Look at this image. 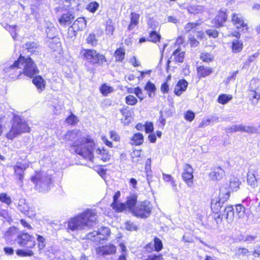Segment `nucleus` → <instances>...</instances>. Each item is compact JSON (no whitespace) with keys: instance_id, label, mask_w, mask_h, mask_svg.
<instances>
[{"instance_id":"obj_63","label":"nucleus","mask_w":260,"mask_h":260,"mask_svg":"<svg viewBox=\"0 0 260 260\" xmlns=\"http://www.w3.org/2000/svg\"><path fill=\"white\" fill-rule=\"evenodd\" d=\"M146 133H150L153 131V125L152 122H147L144 125Z\"/></svg>"},{"instance_id":"obj_57","label":"nucleus","mask_w":260,"mask_h":260,"mask_svg":"<svg viewBox=\"0 0 260 260\" xmlns=\"http://www.w3.org/2000/svg\"><path fill=\"white\" fill-rule=\"evenodd\" d=\"M99 5L97 2H91L87 7V9L91 12H94L99 8Z\"/></svg>"},{"instance_id":"obj_39","label":"nucleus","mask_w":260,"mask_h":260,"mask_svg":"<svg viewBox=\"0 0 260 260\" xmlns=\"http://www.w3.org/2000/svg\"><path fill=\"white\" fill-rule=\"evenodd\" d=\"M236 214L239 218H243L245 215V208L242 204H238L236 206Z\"/></svg>"},{"instance_id":"obj_24","label":"nucleus","mask_w":260,"mask_h":260,"mask_svg":"<svg viewBox=\"0 0 260 260\" xmlns=\"http://www.w3.org/2000/svg\"><path fill=\"white\" fill-rule=\"evenodd\" d=\"M187 85L188 83L185 80H179L175 87V93L177 95H181L183 91L186 90Z\"/></svg>"},{"instance_id":"obj_44","label":"nucleus","mask_w":260,"mask_h":260,"mask_svg":"<svg viewBox=\"0 0 260 260\" xmlns=\"http://www.w3.org/2000/svg\"><path fill=\"white\" fill-rule=\"evenodd\" d=\"M154 246V250L159 251L162 248V243L161 241L158 238L155 237L153 242Z\"/></svg>"},{"instance_id":"obj_3","label":"nucleus","mask_w":260,"mask_h":260,"mask_svg":"<svg viewBox=\"0 0 260 260\" xmlns=\"http://www.w3.org/2000/svg\"><path fill=\"white\" fill-rule=\"evenodd\" d=\"M96 215L88 210L68 221V229L72 231L82 230L93 226L96 221Z\"/></svg>"},{"instance_id":"obj_45","label":"nucleus","mask_w":260,"mask_h":260,"mask_svg":"<svg viewBox=\"0 0 260 260\" xmlns=\"http://www.w3.org/2000/svg\"><path fill=\"white\" fill-rule=\"evenodd\" d=\"M25 47L28 52L34 53L38 48V45L35 42H29L25 44Z\"/></svg>"},{"instance_id":"obj_2","label":"nucleus","mask_w":260,"mask_h":260,"mask_svg":"<svg viewBox=\"0 0 260 260\" xmlns=\"http://www.w3.org/2000/svg\"><path fill=\"white\" fill-rule=\"evenodd\" d=\"M5 71L10 74L16 73L15 76L17 77L22 73L29 77H32L38 73L37 67L32 59L28 57L25 58L21 56L10 67H6Z\"/></svg>"},{"instance_id":"obj_1","label":"nucleus","mask_w":260,"mask_h":260,"mask_svg":"<svg viewBox=\"0 0 260 260\" xmlns=\"http://www.w3.org/2000/svg\"><path fill=\"white\" fill-rule=\"evenodd\" d=\"M65 141H74L72 147L75 151L84 158L92 161L93 159V150L94 143L92 140L81 137V132L79 130L67 132L63 137Z\"/></svg>"},{"instance_id":"obj_43","label":"nucleus","mask_w":260,"mask_h":260,"mask_svg":"<svg viewBox=\"0 0 260 260\" xmlns=\"http://www.w3.org/2000/svg\"><path fill=\"white\" fill-rule=\"evenodd\" d=\"M0 201L9 206L11 203L12 200L10 197H9L5 193H0Z\"/></svg>"},{"instance_id":"obj_35","label":"nucleus","mask_w":260,"mask_h":260,"mask_svg":"<svg viewBox=\"0 0 260 260\" xmlns=\"http://www.w3.org/2000/svg\"><path fill=\"white\" fill-rule=\"evenodd\" d=\"M243 42L241 41L234 40L232 42V51L234 53L240 52L243 49Z\"/></svg>"},{"instance_id":"obj_48","label":"nucleus","mask_w":260,"mask_h":260,"mask_svg":"<svg viewBox=\"0 0 260 260\" xmlns=\"http://www.w3.org/2000/svg\"><path fill=\"white\" fill-rule=\"evenodd\" d=\"M137 99L133 95H128L125 98V102L129 105H135L137 103Z\"/></svg>"},{"instance_id":"obj_5","label":"nucleus","mask_w":260,"mask_h":260,"mask_svg":"<svg viewBox=\"0 0 260 260\" xmlns=\"http://www.w3.org/2000/svg\"><path fill=\"white\" fill-rule=\"evenodd\" d=\"M29 127L25 120L19 116H15L12 125L6 137L9 140H13L22 133L28 132Z\"/></svg>"},{"instance_id":"obj_32","label":"nucleus","mask_w":260,"mask_h":260,"mask_svg":"<svg viewBox=\"0 0 260 260\" xmlns=\"http://www.w3.org/2000/svg\"><path fill=\"white\" fill-rule=\"evenodd\" d=\"M131 144L140 145L143 142V136L140 133L135 134L131 139Z\"/></svg>"},{"instance_id":"obj_52","label":"nucleus","mask_w":260,"mask_h":260,"mask_svg":"<svg viewBox=\"0 0 260 260\" xmlns=\"http://www.w3.org/2000/svg\"><path fill=\"white\" fill-rule=\"evenodd\" d=\"M114 30V27L112 24V22L111 21H108L107 22L106 27V34L108 35H110V36L112 35Z\"/></svg>"},{"instance_id":"obj_12","label":"nucleus","mask_w":260,"mask_h":260,"mask_svg":"<svg viewBox=\"0 0 260 260\" xmlns=\"http://www.w3.org/2000/svg\"><path fill=\"white\" fill-rule=\"evenodd\" d=\"M224 217L229 223L232 222L234 218V208L232 206H228L224 209V213L222 215H219L216 218L217 222Z\"/></svg>"},{"instance_id":"obj_55","label":"nucleus","mask_w":260,"mask_h":260,"mask_svg":"<svg viewBox=\"0 0 260 260\" xmlns=\"http://www.w3.org/2000/svg\"><path fill=\"white\" fill-rule=\"evenodd\" d=\"M16 254L19 256H31L33 255V252L31 250L24 251L18 249L16 251Z\"/></svg>"},{"instance_id":"obj_64","label":"nucleus","mask_w":260,"mask_h":260,"mask_svg":"<svg viewBox=\"0 0 260 260\" xmlns=\"http://www.w3.org/2000/svg\"><path fill=\"white\" fill-rule=\"evenodd\" d=\"M125 229L129 231L136 230L137 228L135 224L130 221H127L125 223Z\"/></svg>"},{"instance_id":"obj_4","label":"nucleus","mask_w":260,"mask_h":260,"mask_svg":"<svg viewBox=\"0 0 260 260\" xmlns=\"http://www.w3.org/2000/svg\"><path fill=\"white\" fill-rule=\"evenodd\" d=\"M31 181L35 184V188L39 192H46L53 186L51 175L46 173H37L31 178Z\"/></svg>"},{"instance_id":"obj_34","label":"nucleus","mask_w":260,"mask_h":260,"mask_svg":"<svg viewBox=\"0 0 260 260\" xmlns=\"http://www.w3.org/2000/svg\"><path fill=\"white\" fill-rule=\"evenodd\" d=\"M137 201V198L135 196L133 195L128 197L125 204L126 206V208H129L133 212V209H134L133 208L135 206L136 207L137 205L136 204Z\"/></svg>"},{"instance_id":"obj_6","label":"nucleus","mask_w":260,"mask_h":260,"mask_svg":"<svg viewBox=\"0 0 260 260\" xmlns=\"http://www.w3.org/2000/svg\"><path fill=\"white\" fill-rule=\"evenodd\" d=\"M81 53L86 60L93 65L102 66L107 61L104 55L98 53L93 49H83Z\"/></svg>"},{"instance_id":"obj_14","label":"nucleus","mask_w":260,"mask_h":260,"mask_svg":"<svg viewBox=\"0 0 260 260\" xmlns=\"http://www.w3.org/2000/svg\"><path fill=\"white\" fill-rule=\"evenodd\" d=\"M86 26V22L85 19L83 17H80L75 20L73 25L69 27V32H73L74 35H75L76 32L83 30Z\"/></svg>"},{"instance_id":"obj_11","label":"nucleus","mask_w":260,"mask_h":260,"mask_svg":"<svg viewBox=\"0 0 260 260\" xmlns=\"http://www.w3.org/2000/svg\"><path fill=\"white\" fill-rule=\"evenodd\" d=\"M193 169L188 164L185 165L182 175L183 180L189 187H191L193 183Z\"/></svg>"},{"instance_id":"obj_26","label":"nucleus","mask_w":260,"mask_h":260,"mask_svg":"<svg viewBox=\"0 0 260 260\" xmlns=\"http://www.w3.org/2000/svg\"><path fill=\"white\" fill-rule=\"evenodd\" d=\"M184 52L181 51V49L178 48L173 52L172 56L171 57L170 59L175 62L182 63L184 60Z\"/></svg>"},{"instance_id":"obj_46","label":"nucleus","mask_w":260,"mask_h":260,"mask_svg":"<svg viewBox=\"0 0 260 260\" xmlns=\"http://www.w3.org/2000/svg\"><path fill=\"white\" fill-rule=\"evenodd\" d=\"M5 28L10 32L13 38L15 39L17 35L16 32V26L15 25H10L9 24H6L5 26Z\"/></svg>"},{"instance_id":"obj_42","label":"nucleus","mask_w":260,"mask_h":260,"mask_svg":"<svg viewBox=\"0 0 260 260\" xmlns=\"http://www.w3.org/2000/svg\"><path fill=\"white\" fill-rule=\"evenodd\" d=\"M248 94L249 99L251 100L256 99V101H257L260 99V93L255 89H253L251 87H250V89L249 90Z\"/></svg>"},{"instance_id":"obj_15","label":"nucleus","mask_w":260,"mask_h":260,"mask_svg":"<svg viewBox=\"0 0 260 260\" xmlns=\"http://www.w3.org/2000/svg\"><path fill=\"white\" fill-rule=\"evenodd\" d=\"M241 182L240 179L235 176H231L229 179V184H223L221 186H225L229 188L230 193L231 191H237L240 188Z\"/></svg>"},{"instance_id":"obj_51","label":"nucleus","mask_w":260,"mask_h":260,"mask_svg":"<svg viewBox=\"0 0 260 260\" xmlns=\"http://www.w3.org/2000/svg\"><path fill=\"white\" fill-rule=\"evenodd\" d=\"M100 91L103 94L106 95L113 91V88L110 86L104 84L101 87Z\"/></svg>"},{"instance_id":"obj_29","label":"nucleus","mask_w":260,"mask_h":260,"mask_svg":"<svg viewBox=\"0 0 260 260\" xmlns=\"http://www.w3.org/2000/svg\"><path fill=\"white\" fill-rule=\"evenodd\" d=\"M140 15L133 12L131 14V22L128 26V29L131 30L134 29L139 24Z\"/></svg>"},{"instance_id":"obj_8","label":"nucleus","mask_w":260,"mask_h":260,"mask_svg":"<svg viewBox=\"0 0 260 260\" xmlns=\"http://www.w3.org/2000/svg\"><path fill=\"white\" fill-rule=\"evenodd\" d=\"M152 206L148 201L138 203L133 209V214L136 217L142 219L148 218L151 214Z\"/></svg>"},{"instance_id":"obj_27","label":"nucleus","mask_w":260,"mask_h":260,"mask_svg":"<svg viewBox=\"0 0 260 260\" xmlns=\"http://www.w3.org/2000/svg\"><path fill=\"white\" fill-rule=\"evenodd\" d=\"M45 27L46 32L49 38L53 39L56 37L57 35V30L52 23L50 22H46Z\"/></svg>"},{"instance_id":"obj_31","label":"nucleus","mask_w":260,"mask_h":260,"mask_svg":"<svg viewBox=\"0 0 260 260\" xmlns=\"http://www.w3.org/2000/svg\"><path fill=\"white\" fill-rule=\"evenodd\" d=\"M212 72L211 68L200 66L197 68V73L199 77H205Z\"/></svg>"},{"instance_id":"obj_59","label":"nucleus","mask_w":260,"mask_h":260,"mask_svg":"<svg viewBox=\"0 0 260 260\" xmlns=\"http://www.w3.org/2000/svg\"><path fill=\"white\" fill-rule=\"evenodd\" d=\"M194 113L192 112L191 111H187L186 113L184 115V118L188 121H192L194 118Z\"/></svg>"},{"instance_id":"obj_30","label":"nucleus","mask_w":260,"mask_h":260,"mask_svg":"<svg viewBox=\"0 0 260 260\" xmlns=\"http://www.w3.org/2000/svg\"><path fill=\"white\" fill-rule=\"evenodd\" d=\"M120 112L124 117L121 119L122 122L125 125L128 124L132 119V112L127 108L121 109Z\"/></svg>"},{"instance_id":"obj_25","label":"nucleus","mask_w":260,"mask_h":260,"mask_svg":"<svg viewBox=\"0 0 260 260\" xmlns=\"http://www.w3.org/2000/svg\"><path fill=\"white\" fill-rule=\"evenodd\" d=\"M74 18L73 14L68 11L61 14V17L58 18V21L61 25H64L70 24Z\"/></svg>"},{"instance_id":"obj_38","label":"nucleus","mask_w":260,"mask_h":260,"mask_svg":"<svg viewBox=\"0 0 260 260\" xmlns=\"http://www.w3.org/2000/svg\"><path fill=\"white\" fill-rule=\"evenodd\" d=\"M233 98L232 95L222 94L219 95L218 98V102L220 104L224 105L230 101Z\"/></svg>"},{"instance_id":"obj_37","label":"nucleus","mask_w":260,"mask_h":260,"mask_svg":"<svg viewBox=\"0 0 260 260\" xmlns=\"http://www.w3.org/2000/svg\"><path fill=\"white\" fill-rule=\"evenodd\" d=\"M111 207L117 212H122L126 209V206L124 203H119V202L115 203H112Z\"/></svg>"},{"instance_id":"obj_41","label":"nucleus","mask_w":260,"mask_h":260,"mask_svg":"<svg viewBox=\"0 0 260 260\" xmlns=\"http://www.w3.org/2000/svg\"><path fill=\"white\" fill-rule=\"evenodd\" d=\"M17 232V229L15 226L10 227L4 233V237L6 239H9L13 236H14Z\"/></svg>"},{"instance_id":"obj_20","label":"nucleus","mask_w":260,"mask_h":260,"mask_svg":"<svg viewBox=\"0 0 260 260\" xmlns=\"http://www.w3.org/2000/svg\"><path fill=\"white\" fill-rule=\"evenodd\" d=\"M96 154L97 157L104 162L109 161L111 157V154L107 149L105 148H100L96 149Z\"/></svg>"},{"instance_id":"obj_13","label":"nucleus","mask_w":260,"mask_h":260,"mask_svg":"<svg viewBox=\"0 0 260 260\" xmlns=\"http://www.w3.org/2000/svg\"><path fill=\"white\" fill-rule=\"evenodd\" d=\"M231 21L233 25L237 28L247 27V24L245 22L243 17L240 14L233 13L231 16Z\"/></svg>"},{"instance_id":"obj_7","label":"nucleus","mask_w":260,"mask_h":260,"mask_svg":"<svg viewBox=\"0 0 260 260\" xmlns=\"http://www.w3.org/2000/svg\"><path fill=\"white\" fill-rule=\"evenodd\" d=\"M230 198L229 188L225 186H221L219 189V198H215L212 200L211 207L212 211L217 213L221 208L224 202Z\"/></svg>"},{"instance_id":"obj_28","label":"nucleus","mask_w":260,"mask_h":260,"mask_svg":"<svg viewBox=\"0 0 260 260\" xmlns=\"http://www.w3.org/2000/svg\"><path fill=\"white\" fill-rule=\"evenodd\" d=\"M33 83L36 85L40 92L43 91L45 88L46 82L40 76H35L32 80Z\"/></svg>"},{"instance_id":"obj_18","label":"nucleus","mask_w":260,"mask_h":260,"mask_svg":"<svg viewBox=\"0 0 260 260\" xmlns=\"http://www.w3.org/2000/svg\"><path fill=\"white\" fill-rule=\"evenodd\" d=\"M28 167L27 165L21 163H17L14 166V169L15 171V174L17 177L18 179L20 181L21 185L22 183V180L23 179V172Z\"/></svg>"},{"instance_id":"obj_33","label":"nucleus","mask_w":260,"mask_h":260,"mask_svg":"<svg viewBox=\"0 0 260 260\" xmlns=\"http://www.w3.org/2000/svg\"><path fill=\"white\" fill-rule=\"evenodd\" d=\"M116 61L122 62L125 57V50L123 48H119L114 53Z\"/></svg>"},{"instance_id":"obj_62","label":"nucleus","mask_w":260,"mask_h":260,"mask_svg":"<svg viewBox=\"0 0 260 260\" xmlns=\"http://www.w3.org/2000/svg\"><path fill=\"white\" fill-rule=\"evenodd\" d=\"M206 32L209 37L213 38H215L218 37V32L215 29H208L207 30Z\"/></svg>"},{"instance_id":"obj_49","label":"nucleus","mask_w":260,"mask_h":260,"mask_svg":"<svg viewBox=\"0 0 260 260\" xmlns=\"http://www.w3.org/2000/svg\"><path fill=\"white\" fill-rule=\"evenodd\" d=\"M145 88V90L148 91V95L150 97L152 96V93L154 92L156 89L155 85L150 82H148L147 83Z\"/></svg>"},{"instance_id":"obj_21","label":"nucleus","mask_w":260,"mask_h":260,"mask_svg":"<svg viewBox=\"0 0 260 260\" xmlns=\"http://www.w3.org/2000/svg\"><path fill=\"white\" fill-rule=\"evenodd\" d=\"M257 179L255 172L253 171V170L250 169L249 170L247 174V182L248 184L252 188H255L258 185Z\"/></svg>"},{"instance_id":"obj_61","label":"nucleus","mask_w":260,"mask_h":260,"mask_svg":"<svg viewBox=\"0 0 260 260\" xmlns=\"http://www.w3.org/2000/svg\"><path fill=\"white\" fill-rule=\"evenodd\" d=\"M134 93L140 100V101H142L144 99V97L142 96V90L140 87H138L134 88Z\"/></svg>"},{"instance_id":"obj_22","label":"nucleus","mask_w":260,"mask_h":260,"mask_svg":"<svg viewBox=\"0 0 260 260\" xmlns=\"http://www.w3.org/2000/svg\"><path fill=\"white\" fill-rule=\"evenodd\" d=\"M180 7L186 9L188 12L191 14L201 13L205 11L204 7L201 5H188L186 6H180Z\"/></svg>"},{"instance_id":"obj_17","label":"nucleus","mask_w":260,"mask_h":260,"mask_svg":"<svg viewBox=\"0 0 260 260\" xmlns=\"http://www.w3.org/2000/svg\"><path fill=\"white\" fill-rule=\"evenodd\" d=\"M116 248L113 245H105L96 249V253L100 255L111 254L116 252Z\"/></svg>"},{"instance_id":"obj_9","label":"nucleus","mask_w":260,"mask_h":260,"mask_svg":"<svg viewBox=\"0 0 260 260\" xmlns=\"http://www.w3.org/2000/svg\"><path fill=\"white\" fill-rule=\"evenodd\" d=\"M111 234L108 228L102 227L97 231H94L86 235V239L95 243H100L102 241L107 240Z\"/></svg>"},{"instance_id":"obj_60","label":"nucleus","mask_w":260,"mask_h":260,"mask_svg":"<svg viewBox=\"0 0 260 260\" xmlns=\"http://www.w3.org/2000/svg\"><path fill=\"white\" fill-rule=\"evenodd\" d=\"M199 24L198 23L189 22L185 26V30L186 31L188 32L191 30L194 29Z\"/></svg>"},{"instance_id":"obj_53","label":"nucleus","mask_w":260,"mask_h":260,"mask_svg":"<svg viewBox=\"0 0 260 260\" xmlns=\"http://www.w3.org/2000/svg\"><path fill=\"white\" fill-rule=\"evenodd\" d=\"M201 59L205 62H209L213 60V56L208 53H203L200 56Z\"/></svg>"},{"instance_id":"obj_47","label":"nucleus","mask_w":260,"mask_h":260,"mask_svg":"<svg viewBox=\"0 0 260 260\" xmlns=\"http://www.w3.org/2000/svg\"><path fill=\"white\" fill-rule=\"evenodd\" d=\"M163 179L166 182H170L171 185L173 186L174 190L176 189V185L175 181L173 180L172 176L170 175L162 174Z\"/></svg>"},{"instance_id":"obj_16","label":"nucleus","mask_w":260,"mask_h":260,"mask_svg":"<svg viewBox=\"0 0 260 260\" xmlns=\"http://www.w3.org/2000/svg\"><path fill=\"white\" fill-rule=\"evenodd\" d=\"M224 175V171L220 167L214 168L209 174L210 179L213 181L220 180Z\"/></svg>"},{"instance_id":"obj_50","label":"nucleus","mask_w":260,"mask_h":260,"mask_svg":"<svg viewBox=\"0 0 260 260\" xmlns=\"http://www.w3.org/2000/svg\"><path fill=\"white\" fill-rule=\"evenodd\" d=\"M237 132H242L250 133L252 132V128L249 126H246L243 125H236Z\"/></svg>"},{"instance_id":"obj_19","label":"nucleus","mask_w":260,"mask_h":260,"mask_svg":"<svg viewBox=\"0 0 260 260\" xmlns=\"http://www.w3.org/2000/svg\"><path fill=\"white\" fill-rule=\"evenodd\" d=\"M226 20L227 15L225 12L220 11L218 12V15L212 20V23L215 26L219 27L222 26Z\"/></svg>"},{"instance_id":"obj_58","label":"nucleus","mask_w":260,"mask_h":260,"mask_svg":"<svg viewBox=\"0 0 260 260\" xmlns=\"http://www.w3.org/2000/svg\"><path fill=\"white\" fill-rule=\"evenodd\" d=\"M66 121L70 124H75L78 122V119L76 116L73 114H71L66 119Z\"/></svg>"},{"instance_id":"obj_54","label":"nucleus","mask_w":260,"mask_h":260,"mask_svg":"<svg viewBox=\"0 0 260 260\" xmlns=\"http://www.w3.org/2000/svg\"><path fill=\"white\" fill-rule=\"evenodd\" d=\"M87 43L94 46L97 43V40L95 38V35L93 34H90L86 39Z\"/></svg>"},{"instance_id":"obj_56","label":"nucleus","mask_w":260,"mask_h":260,"mask_svg":"<svg viewBox=\"0 0 260 260\" xmlns=\"http://www.w3.org/2000/svg\"><path fill=\"white\" fill-rule=\"evenodd\" d=\"M37 241L39 249L40 250L43 249L46 246L45 238L40 235H38L37 237Z\"/></svg>"},{"instance_id":"obj_23","label":"nucleus","mask_w":260,"mask_h":260,"mask_svg":"<svg viewBox=\"0 0 260 260\" xmlns=\"http://www.w3.org/2000/svg\"><path fill=\"white\" fill-rule=\"evenodd\" d=\"M18 209L24 214L29 216L30 217L31 215H34L33 213L31 214H29V207L28 205L26 204L25 200L23 199H21L19 200L18 203Z\"/></svg>"},{"instance_id":"obj_36","label":"nucleus","mask_w":260,"mask_h":260,"mask_svg":"<svg viewBox=\"0 0 260 260\" xmlns=\"http://www.w3.org/2000/svg\"><path fill=\"white\" fill-rule=\"evenodd\" d=\"M79 0H68L64 4L65 7H67L69 10H75L78 9L79 5Z\"/></svg>"},{"instance_id":"obj_10","label":"nucleus","mask_w":260,"mask_h":260,"mask_svg":"<svg viewBox=\"0 0 260 260\" xmlns=\"http://www.w3.org/2000/svg\"><path fill=\"white\" fill-rule=\"evenodd\" d=\"M15 241L20 246L28 248H32L36 245L35 238L26 233L19 234Z\"/></svg>"},{"instance_id":"obj_40","label":"nucleus","mask_w":260,"mask_h":260,"mask_svg":"<svg viewBox=\"0 0 260 260\" xmlns=\"http://www.w3.org/2000/svg\"><path fill=\"white\" fill-rule=\"evenodd\" d=\"M160 38V35L157 33L156 31H151L149 33V39L148 40L156 43L159 42Z\"/></svg>"}]
</instances>
